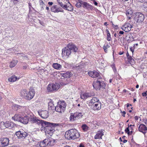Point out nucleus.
I'll use <instances>...</instances> for the list:
<instances>
[{
	"mask_svg": "<svg viewBox=\"0 0 147 147\" xmlns=\"http://www.w3.org/2000/svg\"><path fill=\"white\" fill-rule=\"evenodd\" d=\"M138 129L140 131L142 132L144 134H145L147 131V127L143 124H141L140 125Z\"/></svg>",
	"mask_w": 147,
	"mask_h": 147,
	"instance_id": "16",
	"label": "nucleus"
},
{
	"mask_svg": "<svg viewBox=\"0 0 147 147\" xmlns=\"http://www.w3.org/2000/svg\"><path fill=\"white\" fill-rule=\"evenodd\" d=\"M106 32L107 33V34H110L109 32V30L107 29L106 30Z\"/></svg>",
	"mask_w": 147,
	"mask_h": 147,
	"instance_id": "64",
	"label": "nucleus"
},
{
	"mask_svg": "<svg viewBox=\"0 0 147 147\" xmlns=\"http://www.w3.org/2000/svg\"><path fill=\"white\" fill-rule=\"evenodd\" d=\"M78 48L76 46L72 43H69L67 47L63 49L62 55L63 57L69 56L71 52H76Z\"/></svg>",
	"mask_w": 147,
	"mask_h": 147,
	"instance_id": "2",
	"label": "nucleus"
},
{
	"mask_svg": "<svg viewBox=\"0 0 147 147\" xmlns=\"http://www.w3.org/2000/svg\"><path fill=\"white\" fill-rule=\"evenodd\" d=\"M52 84V89H53L54 91L57 90L60 88L59 85L57 83H55V84Z\"/></svg>",
	"mask_w": 147,
	"mask_h": 147,
	"instance_id": "28",
	"label": "nucleus"
},
{
	"mask_svg": "<svg viewBox=\"0 0 147 147\" xmlns=\"http://www.w3.org/2000/svg\"><path fill=\"white\" fill-rule=\"evenodd\" d=\"M132 14V12L131 11H130L126 13V15L128 17H129L130 16H131Z\"/></svg>",
	"mask_w": 147,
	"mask_h": 147,
	"instance_id": "44",
	"label": "nucleus"
},
{
	"mask_svg": "<svg viewBox=\"0 0 147 147\" xmlns=\"http://www.w3.org/2000/svg\"><path fill=\"white\" fill-rule=\"evenodd\" d=\"M103 133L102 130L98 131L94 136V139H101L102 136L104 135Z\"/></svg>",
	"mask_w": 147,
	"mask_h": 147,
	"instance_id": "20",
	"label": "nucleus"
},
{
	"mask_svg": "<svg viewBox=\"0 0 147 147\" xmlns=\"http://www.w3.org/2000/svg\"><path fill=\"white\" fill-rule=\"evenodd\" d=\"M133 26L130 24L128 23H126L123 25L121 28L122 29L126 32H128L130 31Z\"/></svg>",
	"mask_w": 147,
	"mask_h": 147,
	"instance_id": "12",
	"label": "nucleus"
},
{
	"mask_svg": "<svg viewBox=\"0 0 147 147\" xmlns=\"http://www.w3.org/2000/svg\"><path fill=\"white\" fill-rule=\"evenodd\" d=\"M66 104L64 101H60L57 102V105L55 107V111L59 113H63L65 110Z\"/></svg>",
	"mask_w": 147,
	"mask_h": 147,
	"instance_id": "4",
	"label": "nucleus"
},
{
	"mask_svg": "<svg viewBox=\"0 0 147 147\" xmlns=\"http://www.w3.org/2000/svg\"><path fill=\"white\" fill-rule=\"evenodd\" d=\"M88 74L92 78H97L98 79H102L101 77L100 76L99 74L96 71H90L88 72Z\"/></svg>",
	"mask_w": 147,
	"mask_h": 147,
	"instance_id": "11",
	"label": "nucleus"
},
{
	"mask_svg": "<svg viewBox=\"0 0 147 147\" xmlns=\"http://www.w3.org/2000/svg\"><path fill=\"white\" fill-rule=\"evenodd\" d=\"M79 147H85L84 146L83 144L81 143L79 145Z\"/></svg>",
	"mask_w": 147,
	"mask_h": 147,
	"instance_id": "54",
	"label": "nucleus"
},
{
	"mask_svg": "<svg viewBox=\"0 0 147 147\" xmlns=\"http://www.w3.org/2000/svg\"><path fill=\"white\" fill-rule=\"evenodd\" d=\"M14 124L12 122L8 121L5 122V127L7 128L11 129L14 127Z\"/></svg>",
	"mask_w": 147,
	"mask_h": 147,
	"instance_id": "19",
	"label": "nucleus"
},
{
	"mask_svg": "<svg viewBox=\"0 0 147 147\" xmlns=\"http://www.w3.org/2000/svg\"><path fill=\"white\" fill-rule=\"evenodd\" d=\"M59 5H60L61 7H62V8H63L64 9L65 8H66V5H63L62 2H61L59 4H58Z\"/></svg>",
	"mask_w": 147,
	"mask_h": 147,
	"instance_id": "45",
	"label": "nucleus"
},
{
	"mask_svg": "<svg viewBox=\"0 0 147 147\" xmlns=\"http://www.w3.org/2000/svg\"><path fill=\"white\" fill-rule=\"evenodd\" d=\"M20 106L17 105H15L13 106V109L15 111L19 110Z\"/></svg>",
	"mask_w": 147,
	"mask_h": 147,
	"instance_id": "40",
	"label": "nucleus"
},
{
	"mask_svg": "<svg viewBox=\"0 0 147 147\" xmlns=\"http://www.w3.org/2000/svg\"><path fill=\"white\" fill-rule=\"evenodd\" d=\"M98 101H100L98 98L96 97H93L90 100V103L92 106L97 102H98Z\"/></svg>",
	"mask_w": 147,
	"mask_h": 147,
	"instance_id": "22",
	"label": "nucleus"
},
{
	"mask_svg": "<svg viewBox=\"0 0 147 147\" xmlns=\"http://www.w3.org/2000/svg\"><path fill=\"white\" fill-rule=\"evenodd\" d=\"M112 67L113 69V70L114 72H116L117 71L115 67V65L114 64H113L112 65Z\"/></svg>",
	"mask_w": 147,
	"mask_h": 147,
	"instance_id": "47",
	"label": "nucleus"
},
{
	"mask_svg": "<svg viewBox=\"0 0 147 147\" xmlns=\"http://www.w3.org/2000/svg\"><path fill=\"white\" fill-rule=\"evenodd\" d=\"M38 113L41 117L44 119L47 118L48 117V112L47 111H40Z\"/></svg>",
	"mask_w": 147,
	"mask_h": 147,
	"instance_id": "14",
	"label": "nucleus"
},
{
	"mask_svg": "<svg viewBox=\"0 0 147 147\" xmlns=\"http://www.w3.org/2000/svg\"><path fill=\"white\" fill-rule=\"evenodd\" d=\"M48 4L50 5H52L53 4L52 2H49L48 3Z\"/></svg>",
	"mask_w": 147,
	"mask_h": 147,
	"instance_id": "57",
	"label": "nucleus"
},
{
	"mask_svg": "<svg viewBox=\"0 0 147 147\" xmlns=\"http://www.w3.org/2000/svg\"><path fill=\"white\" fill-rule=\"evenodd\" d=\"M93 109L95 110H99L101 109V104L100 101H98L97 103L92 106Z\"/></svg>",
	"mask_w": 147,
	"mask_h": 147,
	"instance_id": "17",
	"label": "nucleus"
},
{
	"mask_svg": "<svg viewBox=\"0 0 147 147\" xmlns=\"http://www.w3.org/2000/svg\"><path fill=\"white\" fill-rule=\"evenodd\" d=\"M83 1L81 0H78V1L75 5V6L78 8H79L83 6Z\"/></svg>",
	"mask_w": 147,
	"mask_h": 147,
	"instance_id": "35",
	"label": "nucleus"
},
{
	"mask_svg": "<svg viewBox=\"0 0 147 147\" xmlns=\"http://www.w3.org/2000/svg\"><path fill=\"white\" fill-rule=\"evenodd\" d=\"M28 122H29V117L28 116H25L22 117V119L21 120V123L26 124Z\"/></svg>",
	"mask_w": 147,
	"mask_h": 147,
	"instance_id": "23",
	"label": "nucleus"
},
{
	"mask_svg": "<svg viewBox=\"0 0 147 147\" xmlns=\"http://www.w3.org/2000/svg\"><path fill=\"white\" fill-rule=\"evenodd\" d=\"M55 143V140L54 139H51L48 142L47 145L52 146L54 145Z\"/></svg>",
	"mask_w": 147,
	"mask_h": 147,
	"instance_id": "37",
	"label": "nucleus"
},
{
	"mask_svg": "<svg viewBox=\"0 0 147 147\" xmlns=\"http://www.w3.org/2000/svg\"><path fill=\"white\" fill-rule=\"evenodd\" d=\"M138 119V117L137 116H136L135 117V119L136 120H137Z\"/></svg>",
	"mask_w": 147,
	"mask_h": 147,
	"instance_id": "63",
	"label": "nucleus"
},
{
	"mask_svg": "<svg viewBox=\"0 0 147 147\" xmlns=\"http://www.w3.org/2000/svg\"><path fill=\"white\" fill-rule=\"evenodd\" d=\"M124 32L123 31H120L119 32V34H123Z\"/></svg>",
	"mask_w": 147,
	"mask_h": 147,
	"instance_id": "61",
	"label": "nucleus"
},
{
	"mask_svg": "<svg viewBox=\"0 0 147 147\" xmlns=\"http://www.w3.org/2000/svg\"><path fill=\"white\" fill-rule=\"evenodd\" d=\"M129 125L128 127L125 129V132L127 133L128 135H131V134H130V132L129 131Z\"/></svg>",
	"mask_w": 147,
	"mask_h": 147,
	"instance_id": "43",
	"label": "nucleus"
},
{
	"mask_svg": "<svg viewBox=\"0 0 147 147\" xmlns=\"http://www.w3.org/2000/svg\"><path fill=\"white\" fill-rule=\"evenodd\" d=\"M130 50L132 52V53H133L134 51V49L132 47H131L130 48Z\"/></svg>",
	"mask_w": 147,
	"mask_h": 147,
	"instance_id": "58",
	"label": "nucleus"
},
{
	"mask_svg": "<svg viewBox=\"0 0 147 147\" xmlns=\"http://www.w3.org/2000/svg\"><path fill=\"white\" fill-rule=\"evenodd\" d=\"M44 122V121L38 119L37 117H29V122L32 123H34L41 126V123Z\"/></svg>",
	"mask_w": 147,
	"mask_h": 147,
	"instance_id": "9",
	"label": "nucleus"
},
{
	"mask_svg": "<svg viewBox=\"0 0 147 147\" xmlns=\"http://www.w3.org/2000/svg\"><path fill=\"white\" fill-rule=\"evenodd\" d=\"M80 67V66H79V65H78V66H76V67H74V68L75 69L78 70V69H79Z\"/></svg>",
	"mask_w": 147,
	"mask_h": 147,
	"instance_id": "52",
	"label": "nucleus"
},
{
	"mask_svg": "<svg viewBox=\"0 0 147 147\" xmlns=\"http://www.w3.org/2000/svg\"><path fill=\"white\" fill-rule=\"evenodd\" d=\"M58 4H59L62 2V0H57Z\"/></svg>",
	"mask_w": 147,
	"mask_h": 147,
	"instance_id": "59",
	"label": "nucleus"
},
{
	"mask_svg": "<svg viewBox=\"0 0 147 147\" xmlns=\"http://www.w3.org/2000/svg\"><path fill=\"white\" fill-rule=\"evenodd\" d=\"M48 104V107L49 109L53 110L54 109H55V107L54 106L53 102L52 101H50Z\"/></svg>",
	"mask_w": 147,
	"mask_h": 147,
	"instance_id": "29",
	"label": "nucleus"
},
{
	"mask_svg": "<svg viewBox=\"0 0 147 147\" xmlns=\"http://www.w3.org/2000/svg\"><path fill=\"white\" fill-rule=\"evenodd\" d=\"M40 3L41 5H43V4H44V3H43L42 1H40Z\"/></svg>",
	"mask_w": 147,
	"mask_h": 147,
	"instance_id": "60",
	"label": "nucleus"
},
{
	"mask_svg": "<svg viewBox=\"0 0 147 147\" xmlns=\"http://www.w3.org/2000/svg\"><path fill=\"white\" fill-rule=\"evenodd\" d=\"M41 123L40 129L41 131H44L46 135L51 136L55 131V127L59 126V123H54L44 121Z\"/></svg>",
	"mask_w": 147,
	"mask_h": 147,
	"instance_id": "1",
	"label": "nucleus"
},
{
	"mask_svg": "<svg viewBox=\"0 0 147 147\" xmlns=\"http://www.w3.org/2000/svg\"><path fill=\"white\" fill-rule=\"evenodd\" d=\"M75 116L76 117V120L80 119L82 117L83 115V114H82V113H75Z\"/></svg>",
	"mask_w": 147,
	"mask_h": 147,
	"instance_id": "31",
	"label": "nucleus"
},
{
	"mask_svg": "<svg viewBox=\"0 0 147 147\" xmlns=\"http://www.w3.org/2000/svg\"><path fill=\"white\" fill-rule=\"evenodd\" d=\"M95 94L94 92H86L82 93L80 95V97L83 100H85L88 98L94 96Z\"/></svg>",
	"mask_w": 147,
	"mask_h": 147,
	"instance_id": "10",
	"label": "nucleus"
},
{
	"mask_svg": "<svg viewBox=\"0 0 147 147\" xmlns=\"http://www.w3.org/2000/svg\"><path fill=\"white\" fill-rule=\"evenodd\" d=\"M47 139H45L42 141L40 142H38L39 145L41 147H45L47 145V143L48 142Z\"/></svg>",
	"mask_w": 147,
	"mask_h": 147,
	"instance_id": "24",
	"label": "nucleus"
},
{
	"mask_svg": "<svg viewBox=\"0 0 147 147\" xmlns=\"http://www.w3.org/2000/svg\"><path fill=\"white\" fill-rule=\"evenodd\" d=\"M124 53V52H120L119 53V54L120 55H122V54H123V53Z\"/></svg>",
	"mask_w": 147,
	"mask_h": 147,
	"instance_id": "62",
	"label": "nucleus"
},
{
	"mask_svg": "<svg viewBox=\"0 0 147 147\" xmlns=\"http://www.w3.org/2000/svg\"><path fill=\"white\" fill-rule=\"evenodd\" d=\"M82 129L84 131L88 130V127L86 124H83L82 125Z\"/></svg>",
	"mask_w": 147,
	"mask_h": 147,
	"instance_id": "39",
	"label": "nucleus"
},
{
	"mask_svg": "<svg viewBox=\"0 0 147 147\" xmlns=\"http://www.w3.org/2000/svg\"><path fill=\"white\" fill-rule=\"evenodd\" d=\"M28 133L24 131H19L16 132V135L18 138L20 139H24L28 135Z\"/></svg>",
	"mask_w": 147,
	"mask_h": 147,
	"instance_id": "6",
	"label": "nucleus"
},
{
	"mask_svg": "<svg viewBox=\"0 0 147 147\" xmlns=\"http://www.w3.org/2000/svg\"><path fill=\"white\" fill-rule=\"evenodd\" d=\"M128 62L130 64L133 63L135 62L134 60L132 58L131 56H128Z\"/></svg>",
	"mask_w": 147,
	"mask_h": 147,
	"instance_id": "38",
	"label": "nucleus"
},
{
	"mask_svg": "<svg viewBox=\"0 0 147 147\" xmlns=\"http://www.w3.org/2000/svg\"><path fill=\"white\" fill-rule=\"evenodd\" d=\"M34 94V93L33 91H28V93H27V95L26 96L25 98L27 100H30L33 98Z\"/></svg>",
	"mask_w": 147,
	"mask_h": 147,
	"instance_id": "18",
	"label": "nucleus"
},
{
	"mask_svg": "<svg viewBox=\"0 0 147 147\" xmlns=\"http://www.w3.org/2000/svg\"><path fill=\"white\" fill-rule=\"evenodd\" d=\"M145 3L144 4V7L145 8H147V3Z\"/></svg>",
	"mask_w": 147,
	"mask_h": 147,
	"instance_id": "53",
	"label": "nucleus"
},
{
	"mask_svg": "<svg viewBox=\"0 0 147 147\" xmlns=\"http://www.w3.org/2000/svg\"><path fill=\"white\" fill-rule=\"evenodd\" d=\"M122 113H123V116L124 117H125V115L126 114V112L125 111L122 112Z\"/></svg>",
	"mask_w": 147,
	"mask_h": 147,
	"instance_id": "56",
	"label": "nucleus"
},
{
	"mask_svg": "<svg viewBox=\"0 0 147 147\" xmlns=\"http://www.w3.org/2000/svg\"><path fill=\"white\" fill-rule=\"evenodd\" d=\"M144 15L142 13L139 12H137L135 13L134 19L137 23H142L144 21Z\"/></svg>",
	"mask_w": 147,
	"mask_h": 147,
	"instance_id": "5",
	"label": "nucleus"
},
{
	"mask_svg": "<svg viewBox=\"0 0 147 147\" xmlns=\"http://www.w3.org/2000/svg\"><path fill=\"white\" fill-rule=\"evenodd\" d=\"M75 115V113H71V115L69 118L70 121H72L76 120Z\"/></svg>",
	"mask_w": 147,
	"mask_h": 147,
	"instance_id": "32",
	"label": "nucleus"
},
{
	"mask_svg": "<svg viewBox=\"0 0 147 147\" xmlns=\"http://www.w3.org/2000/svg\"><path fill=\"white\" fill-rule=\"evenodd\" d=\"M18 61L17 60H13L10 63L9 66L10 67L12 68L14 67L17 64Z\"/></svg>",
	"mask_w": 147,
	"mask_h": 147,
	"instance_id": "34",
	"label": "nucleus"
},
{
	"mask_svg": "<svg viewBox=\"0 0 147 147\" xmlns=\"http://www.w3.org/2000/svg\"><path fill=\"white\" fill-rule=\"evenodd\" d=\"M53 67L57 69H60L62 67V66L58 63H54L53 64Z\"/></svg>",
	"mask_w": 147,
	"mask_h": 147,
	"instance_id": "27",
	"label": "nucleus"
},
{
	"mask_svg": "<svg viewBox=\"0 0 147 147\" xmlns=\"http://www.w3.org/2000/svg\"><path fill=\"white\" fill-rule=\"evenodd\" d=\"M142 95L143 96H146L147 95V91L142 93Z\"/></svg>",
	"mask_w": 147,
	"mask_h": 147,
	"instance_id": "50",
	"label": "nucleus"
},
{
	"mask_svg": "<svg viewBox=\"0 0 147 147\" xmlns=\"http://www.w3.org/2000/svg\"><path fill=\"white\" fill-rule=\"evenodd\" d=\"M12 119L14 120H16L21 122V120L22 119V117H20L19 115L16 114L14 116L12 117Z\"/></svg>",
	"mask_w": 147,
	"mask_h": 147,
	"instance_id": "26",
	"label": "nucleus"
},
{
	"mask_svg": "<svg viewBox=\"0 0 147 147\" xmlns=\"http://www.w3.org/2000/svg\"><path fill=\"white\" fill-rule=\"evenodd\" d=\"M129 38L128 39L127 41L129 42L133 41L134 40V38L133 36L131 35H129Z\"/></svg>",
	"mask_w": 147,
	"mask_h": 147,
	"instance_id": "42",
	"label": "nucleus"
},
{
	"mask_svg": "<svg viewBox=\"0 0 147 147\" xmlns=\"http://www.w3.org/2000/svg\"><path fill=\"white\" fill-rule=\"evenodd\" d=\"M5 122L2 121L0 123V126L2 127H3H3H5Z\"/></svg>",
	"mask_w": 147,
	"mask_h": 147,
	"instance_id": "48",
	"label": "nucleus"
},
{
	"mask_svg": "<svg viewBox=\"0 0 147 147\" xmlns=\"http://www.w3.org/2000/svg\"><path fill=\"white\" fill-rule=\"evenodd\" d=\"M66 7L64 9H66L68 11H71L73 10L74 8L71 4L69 2V4L66 5Z\"/></svg>",
	"mask_w": 147,
	"mask_h": 147,
	"instance_id": "25",
	"label": "nucleus"
},
{
	"mask_svg": "<svg viewBox=\"0 0 147 147\" xmlns=\"http://www.w3.org/2000/svg\"><path fill=\"white\" fill-rule=\"evenodd\" d=\"M80 134L75 129H71L66 131L65 134L66 139L68 140H75L78 138Z\"/></svg>",
	"mask_w": 147,
	"mask_h": 147,
	"instance_id": "3",
	"label": "nucleus"
},
{
	"mask_svg": "<svg viewBox=\"0 0 147 147\" xmlns=\"http://www.w3.org/2000/svg\"><path fill=\"white\" fill-rule=\"evenodd\" d=\"M47 89L49 92H51L53 91H54L53 89H52V84H49L47 86Z\"/></svg>",
	"mask_w": 147,
	"mask_h": 147,
	"instance_id": "41",
	"label": "nucleus"
},
{
	"mask_svg": "<svg viewBox=\"0 0 147 147\" xmlns=\"http://www.w3.org/2000/svg\"><path fill=\"white\" fill-rule=\"evenodd\" d=\"M62 8L57 5L52 6L51 8V10L52 12L54 13H58L59 12H63V10L61 11Z\"/></svg>",
	"mask_w": 147,
	"mask_h": 147,
	"instance_id": "13",
	"label": "nucleus"
},
{
	"mask_svg": "<svg viewBox=\"0 0 147 147\" xmlns=\"http://www.w3.org/2000/svg\"><path fill=\"white\" fill-rule=\"evenodd\" d=\"M104 83L102 81L97 80L93 82V86L96 90H99L101 87H103L104 86Z\"/></svg>",
	"mask_w": 147,
	"mask_h": 147,
	"instance_id": "7",
	"label": "nucleus"
},
{
	"mask_svg": "<svg viewBox=\"0 0 147 147\" xmlns=\"http://www.w3.org/2000/svg\"><path fill=\"white\" fill-rule=\"evenodd\" d=\"M73 72L67 71L65 73H62V76L64 78H69L72 76L73 74Z\"/></svg>",
	"mask_w": 147,
	"mask_h": 147,
	"instance_id": "21",
	"label": "nucleus"
},
{
	"mask_svg": "<svg viewBox=\"0 0 147 147\" xmlns=\"http://www.w3.org/2000/svg\"><path fill=\"white\" fill-rule=\"evenodd\" d=\"M9 143V140L8 138L0 137V147H4L7 146Z\"/></svg>",
	"mask_w": 147,
	"mask_h": 147,
	"instance_id": "8",
	"label": "nucleus"
},
{
	"mask_svg": "<svg viewBox=\"0 0 147 147\" xmlns=\"http://www.w3.org/2000/svg\"><path fill=\"white\" fill-rule=\"evenodd\" d=\"M17 78L15 76H13L8 79V80L10 82H14L16 80Z\"/></svg>",
	"mask_w": 147,
	"mask_h": 147,
	"instance_id": "36",
	"label": "nucleus"
},
{
	"mask_svg": "<svg viewBox=\"0 0 147 147\" xmlns=\"http://www.w3.org/2000/svg\"><path fill=\"white\" fill-rule=\"evenodd\" d=\"M22 112H25L26 113L28 112V108L26 107H22L20 106V109Z\"/></svg>",
	"mask_w": 147,
	"mask_h": 147,
	"instance_id": "33",
	"label": "nucleus"
},
{
	"mask_svg": "<svg viewBox=\"0 0 147 147\" xmlns=\"http://www.w3.org/2000/svg\"><path fill=\"white\" fill-rule=\"evenodd\" d=\"M93 2L94 4L95 5H98V3L95 1V0H93Z\"/></svg>",
	"mask_w": 147,
	"mask_h": 147,
	"instance_id": "51",
	"label": "nucleus"
},
{
	"mask_svg": "<svg viewBox=\"0 0 147 147\" xmlns=\"http://www.w3.org/2000/svg\"><path fill=\"white\" fill-rule=\"evenodd\" d=\"M13 3L14 4L18 2V0H13Z\"/></svg>",
	"mask_w": 147,
	"mask_h": 147,
	"instance_id": "55",
	"label": "nucleus"
},
{
	"mask_svg": "<svg viewBox=\"0 0 147 147\" xmlns=\"http://www.w3.org/2000/svg\"><path fill=\"white\" fill-rule=\"evenodd\" d=\"M111 39L110 34H107V40L110 41Z\"/></svg>",
	"mask_w": 147,
	"mask_h": 147,
	"instance_id": "46",
	"label": "nucleus"
},
{
	"mask_svg": "<svg viewBox=\"0 0 147 147\" xmlns=\"http://www.w3.org/2000/svg\"><path fill=\"white\" fill-rule=\"evenodd\" d=\"M137 1L139 2H140L141 3L144 2V3H147V0H137Z\"/></svg>",
	"mask_w": 147,
	"mask_h": 147,
	"instance_id": "49",
	"label": "nucleus"
},
{
	"mask_svg": "<svg viewBox=\"0 0 147 147\" xmlns=\"http://www.w3.org/2000/svg\"><path fill=\"white\" fill-rule=\"evenodd\" d=\"M27 93L28 91H27L26 90H22L20 93L21 95L25 98L26 96L27 95Z\"/></svg>",
	"mask_w": 147,
	"mask_h": 147,
	"instance_id": "30",
	"label": "nucleus"
},
{
	"mask_svg": "<svg viewBox=\"0 0 147 147\" xmlns=\"http://www.w3.org/2000/svg\"><path fill=\"white\" fill-rule=\"evenodd\" d=\"M82 4V7L84 8H86L88 10H92L93 9V6L90 5L88 3L84 1Z\"/></svg>",
	"mask_w": 147,
	"mask_h": 147,
	"instance_id": "15",
	"label": "nucleus"
}]
</instances>
